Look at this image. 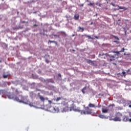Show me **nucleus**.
<instances>
[{
  "label": "nucleus",
  "instance_id": "1",
  "mask_svg": "<svg viewBox=\"0 0 131 131\" xmlns=\"http://www.w3.org/2000/svg\"><path fill=\"white\" fill-rule=\"evenodd\" d=\"M7 97L10 99H13V100L22 103L26 104H28L29 103V101L26 97H24L21 95L18 96L19 97L15 96L13 94L10 93L9 95H7ZM20 98V99L19 98Z\"/></svg>",
  "mask_w": 131,
  "mask_h": 131
},
{
  "label": "nucleus",
  "instance_id": "2",
  "mask_svg": "<svg viewBox=\"0 0 131 131\" xmlns=\"http://www.w3.org/2000/svg\"><path fill=\"white\" fill-rule=\"evenodd\" d=\"M123 116L122 114L120 112H118L116 114V116L113 119V120L115 122H121L122 120V118H123Z\"/></svg>",
  "mask_w": 131,
  "mask_h": 131
},
{
  "label": "nucleus",
  "instance_id": "3",
  "mask_svg": "<svg viewBox=\"0 0 131 131\" xmlns=\"http://www.w3.org/2000/svg\"><path fill=\"white\" fill-rule=\"evenodd\" d=\"M49 111L53 113H56L59 112V110L58 108H56L54 107L51 106L49 107Z\"/></svg>",
  "mask_w": 131,
  "mask_h": 131
},
{
  "label": "nucleus",
  "instance_id": "4",
  "mask_svg": "<svg viewBox=\"0 0 131 131\" xmlns=\"http://www.w3.org/2000/svg\"><path fill=\"white\" fill-rule=\"evenodd\" d=\"M84 108L85 110V113L86 115H91L92 113V110L90 109L89 108V107L86 106V107H84Z\"/></svg>",
  "mask_w": 131,
  "mask_h": 131
},
{
  "label": "nucleus",
  "instance_id": "5",
  "mask_svg": "<svg viewBox=\"0 0 131 131\" xmlns=\"http://www.w3.org/2000/svg\"><path fill=\"white\" fill-rule=\"evenodd\" d=\"M130 118L128 116H124L123 117V121L124 122H131V113L129 114Z\"/></svg>",
  "mask_w": 131,
  "mask_h": 131
},
{
  "label": "nucleus",
  "instance_id": "6",
  "mask_svg": "<svg viewBox=\"0 0 131 131\" xmlns=\"http://www.w3.org/2000/svg\"><path fill=\"white\" fill-rule=\"evenodd\" d=\"M9 94H10V93H8L5 90H0V95H2L3 96L6 95L7 96V95H9Z\"/></svg>",
  "mask_w": 131,
  "mask_h": 131
},
{
  "label": "nucleus",
  "instance_id": "7",
  "mask_svg": "<svg viewBox=\"0 0 131 131\" xmlns=\"http://www.w3.org/2000/svg\"><path fill=\"white\" fill-rule=\"evenodd\" d=\"M118 55H119L117 54H115V55L111 56L110 61H115V60H117V59H118Z\"/></svg>",
  "mask_w": 131,
  "mask_h": 131
},
{
  "label": "nucleus",
  "instance_id": "8",
  "mask_svg": "<svg viewBox=\"0 0 131 131\" xmlns=\"http://www.w3.org/2000/svg\"><path fill=\"white\" fill-rule=\"evenodd\" d=\"M88 107L90 108H97V107H101V105L95 106V104H92L91 103H89Z\"/></svg>",
  "mask_w": 131,
  "mask_h": 131
},
{
  "label": "nucleus",
  "instance_id": "9",
  "mask_svg": "<svg viewBox=\"0 0 131 131\" xmlns=\"http://www.w3.org/2000/svg\"><path fill=\"white\" fill-rule=\"evenodd\" d=\"M90 3L88 4V6L93 7V8H95L96 4L94 3H92L90 1Z\"/></svg>",
  "mask_w": 131,
  "mask_h": 131
},
{
  "label": "nucleus",
  "instance_id": "10",
  "mask_svg": "<svg viewBox=\"0 0 131 131\" xmlns=\"http://www.w3.org/2000/svg\"><path fill=\"white\" fill-rule=\"evenodd\" d=\"M124 48H122L120 51H115L114 53L117 54L118 55L120 54V52H123L125 51Z\"/></svg>",
  "mask_w": 131,
  "mask_h": 131
},
{
  "label": "nucleus",
  "instance_id": "11",
  "mask_svg": "<svg viewBox=\"0 0 131 131\" xmlns=\"http://www.w3.org/2000/svg\"><path fill=\"white\" fill-rule=\"evenodd\" d=\"M74 18L75 20H78L79 18V15L78 14H75Z\"/></svg>",
  "mask_w": 131,
  "mask_h": 131
},
{
  "label": "nucleus",
  "instance_id": "12",
  "mask_svg": "<svg viewBox=\"0 0 131 131\" xmlns=\"http://www.w3.org/2000/svg\"><path fill=\"white\" fill-rule=\"evenodd\" d=\"M54 36V37L60 38L59 34H54V33H52V35H50V36Z\"/></svg>",
  "mask_w": 131,
  "mask_h": 131
},
{
  "label": "nucleus",
  "instance_id": "13",
  "mask_svg": "<svg viewBox=\"0 0 131 131\" xmlns=\"http://www.w3.org/2000/svg\"><path fill=\"white\" fill-rule=\"evenodd\" d=\"M68 110V106H66L65 107L63 108L62 110V112L63 113L64 112H67Z\"/></svg>",
  "mask_w": 131,
  "mask_h": 131
},
{
  "label": "nucleus",
  "instance_id": "14",
  "mask_svg": "<svg viewBox=\"0 0 131 131\" xmlns=\"http://www.w3.org/2000/svg\"><path fill=\"white\" fill-rule=\"evenodd\" d=\"M78 29H79V30H77V31H78V32L80 31V32H83V31L84 30L83 28H81V27H79Z\"/></svg>",
  "mask_w": 131,
  "mask_h": 131
},
{
  "label": "nucleus",
  "instance_id": "15",
  "mask_svg": "<svg viewBox=\"0 0 131 131\" xmlns=\"http://www.w3.org/2000/svg\"><path fill=\"white\" fill-rule=\"evenodd\" d=\"M57 34H61L62 35L66 36V33L64 32H62V31L58 32H57Z\"/></svg>",
  "mask_w": 131,
  "mask_h": 131
},
{
  "label": "nucleus",
  "instance_id": "16",
  "mask_svg": "<svg viewBox=\"0 0 131 131\" xmlns=\"http://www.w3.org/2000/svg\"><path fill=\"white\" fill-rule=\"evenodd\" d=\"M108 111V109H107V108H102V113H104V114H106V113H107Z\"/></svg>",
  "mask_w": 131,
  "mask_h": 131
},
{
  "label": "nucleus",
  "instance_id": "17",
  "mask_svg": "<svg viewBox=\"0 0 131 131\" xmlns=\"http://www.w3.org/2000/svg\"><path fill=\"white\" fill-rule=\"evenodd\" d=\"M98 117L101 119H105L106 117L104 115H103L102 114L99 115Z\"/></svg>",
  "mask_w": 131,
  "mask_h": 131
},
{
  "label": "nucleus",
  "instance_id": "18",
  "mask_svg": "<svg viewBox=\"0 0 131 131\" xmlns=\"http://www.w3.org/2000/svg\"><path fill=\"white\" fill-rule=\"evenodd\" d=\"M39 99L43 102H44L45 101V99L43 98V97L40 95L39 96Z\"/></svg>",
  "mask_w": 131,
  "mask_h": 131
},
{
  "label": "nucleus",
  "instance_id": "19",
  "mask_svg": "<svg viewBox=\"0 0 131 131\" xmlns=\"http://www.w3.org/2000/svg\"><path fill=\"white\" fill-rule=\"evenodd\" d=\"M80 113L81 115H86V111L84 110H80Z\"/></svg>",
  "mask_w": 131,
  "mask_h": 131
},
{
  "label": "nucleus",
  "instance_id": "20",
  "mask_svg": "<svg viewBox=\"0 0 131 131\" xmlns=\"http://www.w3.org/2000/svg\"><path fill=\"white\" fill-rule=\"evenodd\" d=\"M86 87L85 86V87H84L83 89L81 90L82 93L83 94H85V91H84L86 90Z\"/></svg>",
  "mask_w": 131,
  "mask_h": 131
},
{
  "label": "nucleus",
  "instance_id": "21",
  "mask_svg": "<svg viewBox=\"0 0 131 131\" xmlns=\"http://www.w3.org/2000/svg\"><path fill=\"white\" fill-rule=\"evenodd\" d=\"M48 42H50V43L54 42V43H56V45H57V43L55 41H51V40H49Z\"/></svg>",
  "mask_w": 131,
  "mask_h": 131
},
{
  "label": "nucleus",
  "instance_id": "22",
  "mask_svg": "<svg viewBox=\"0 0 131 131\" xmlns=\"http://www.w3.org/2000/svg\"><path fill=\"white\" fill-rule=\"evenodd\" d=\"M75 112H78V113H80V110H79V108H76L74 110Z\"/></svg>",
  "mask_w": 131,
  "mask_h": 131
},
{
  "label": "nucleus",
  "instance_id": "23",
  "mask_svg": "<svg viewBox=\"0 0 131 131\" xmlns=\"http://www.w3.org/2000/svg\"><path fill=\"white\" fill-rule=\"evenodd\" d=\"M123 107H121V106L118 107V110H119V111H122V110H123Z\"/></svg>",
  "mask_w": 131,
  "mask_h": 131
},
{
  "label": "nucleus",
  "instance_id": "24",
  "mask_svg": "<svg viewBox=\"0 0 131 131\" xmlns=\"http://www.w3.org/2000/svg\"><path fill=\"white\" fill-rule=\"evenodd\" d=\"M95 5H98L99 7H101L102 6V4H98V3H96L95 4Z\"/></svg>",
  "mask_w": 131,
  "mask_h": 131
},
{
  "label": "nucleus",
  "instance_id": "25",
  "mask_svg": "<svg viewBox=\"0 0 131 131\" xmlns=\"http://www.w3.org/2000/svg\"><path fill=\"white\" fill-rule=\"evenodd\" d=\"M61 100V97H57L56 99V101H59Z\"/></svg>",
  "mask_w": 131,
  "mask_h": 131
},
{
  "label": "nucleus",
  "instance_id": "26",
  "mask_svg": "<svg viewBox=\"0 0 131 131\" xmlns=\"http://www.w3.org/2000/svg\"><path fill=\"white\" fill-rule=\"evenodd\" d=\"M15 93H16V95H18V94H19L17 89H16V90H15Z\"/></svg>",
  "mask_w": 131,
  "mask_h": 131
},
{
  "label": "nucleus",
  "instance_id": "27",
  "mask_svg": "<svg viewBox=\"0 0 131 131\" xmlns=\"http://www.w3.org/2000/svg\"><path fill=\"white\" fill-rule=\"evenodd\" d=\"M3 77L4 78H7L8 75H3Z\"/></svg>",
  "mask_w": 131,
  "mask_h": 131
},
{
  "label": "nucleus",
  "instance_id": "28",
  "mask_svg": "<svg viewBox=\"0 0 131 131\" xmlns=\"http://www.w3.org/2000/svg\"><path fill=\"white\" fill-rule=\"evenodd\" d=\"M88 63H89L90 64V63H93V61L91 60H88Z\"/></svg>",
  "mask_w": 131,
  "mask_h": 131
},
{
  "label": "nucleus",
  "instance_id": "29",
  "mask_svg": "<svg viewBox=\"0 0 131 131\" xmlns=\"http://www.w3.org/2000/svg\"><path fill=\"white\" fill-rule=\"evenodd\" d=\"M122 74L125 77V76H126V73H125V72H122Z\"/></svg>",
  "mask_w": 131,
  "mask_h": 131
},
{
  "label": "nucleus",
  "instance_id": "30",
  "mask_svg": "<svg viewBox=\"0 0 131 131\" xmlns=\"http://www.w3.org/2000/svg\"><path fill=\"white\" fill-rule=\"evenodd\" d=\"M114 37H115V39H116L117 40H119V37L118 36H115Z\"/></svg>",
  "mask_w": 131,
  "mask_h": 131
},
{
  "label": "nucleus",
  "instance_id": "31",
  "mask_svg": "<svg viewBox=\"0 0 131 131\" xmlns=\"http://www.w3.org/2000/svg\"><path fill=\"white\" fill-rule=\"evenodd\" d=\"M123 9H124L125 10H127L128 9V8H126L125 7H123Z\"/></svg>",
  "mask_w": 131,
  "mask_h": 131
},
{
  "label": "nucleus",
  "instance_id": "32",
  "mask_svg": "<svg viewBox=\"0 0 131 131\" xmlns=\"http://www.w3.org/2000/svg\"><path fill=\"white\" fill-rule=\"evenodd\" d=\"M83 5H84L83 4H79V6H80V7H83Z\"/></svg>",
  "mask_w": 131,
  "mask_h": 131
},
{
  "label": "nucleus",
  "instance_id": "33",
  "mask_svg": "<svg viewBox=\"0 0 131 131\" xmlns=\"http://www.w3.org/2000/svg\"><path fill=\"white\" fill-rule=\"evenodd\" d=\"M48 102L50 104H51L52 101L51 100H49Z\"/></svg>",
  "mask_w": 131,
  "mask_h": 131
},
{
  "label": "nucleus",
  "instance_id": "34",
  "mask_svg": "<svg viewBox=\"0 0 131 131\" xmlns=\"http://www.w3.org/2000/svg\"><path fill=\"white\" fill-rule=\"evenodd\" d=\"M120 9H123V7L118 6Z\"/></svg>",
  "mask_w": 131,
  "mask_h": 131
},
{
  "label": "nucleus",
  "instance_id": "35",
  "mask_svg": "<svg viewBox=\"0 0 131 131\" xmlns=\"http://www.w3.org/2000/svg\"><path fill=\"white\" fill-rule=\"evenodd\" d=\"M58 76H59V77H61V75L60 74H58Z\"/></svg>",
  "mask_w": 131,
  "mask_h": 131
},
{
  "label": "nucleus",
  "instance_id": "36",
  "mask_svg": "<svg viewBox=\"0 0 131 131\" xmlns=\"http://www.w3.org/2000/svg\"><path fill=\"white\" fill-rule=\"evenodd\" d=\"M26 23V21H21V23Z\"/></svg>",
  "mask_w": 131,
  "mask_h": 131
},
{
  "label": "nucleus",
  "instance_id": "37",
  "mask_svg": "<svg viewBox=\"0 0 131 131\" xmlns=\"http://www.w3.org/2000/svg\"><path fill=\"white\" fill-rule=\"evenodd\" d=\"M88 37H89V39H91L92 38L91 36H88Z\"/></svg>",
  "mask_w": 131,
  "mask_h": 131
},
{
  "label": "nucleus",
  "instance_id": "38",
  "mask_svg": "<svg viewBox=\"0 0 131 131\" xmlns=\"http://www.w3.org/2000/svg\"><path fill=\"white\" fill-rule=\"evenodd\" d=\"M46 61L47 63H49V61L48 60H46Z\"/></svg>",
  "mask_w": 131,
  "mask_h": 131
},
{
  "label": "nucleus",
  "instance_id": "39",
  "mask_svg": "<svg viewBox=\"0 0 131 131\" xmlns=\"http://www.w3.org/2000/svg\"><path fill=\"white\" fill-rule=\"evenodd\" d=\"M86 2H87L88 3H90V0H86Z\"/></svg>",
  "mask_w": 131,
  "mask_h": 131
},
{
  "label": "nucleus",
  "instance_id": "40",
  "mask_svg": "<svg viewBox=\"0 0 131 131\" xmlns=\"http://www.w3.org/2000/svg\"><path fill=\"white\" fill-rule=\"evenodd\" d=\"M114 42H116V43H117V42H118V41H114Z\"/></svg>",
  "mask_w": 131,
  "mask_h": 131
},
{
  "label": "nucleus",
  "instance_id": "41",
  "mask_svg": "<svg viewBox=\"0 0 131 131\" xmlns=\"http://www.w3.org/2000/svg\"><path fill=\"white\" fill-rule=\"evenodd\" d=\"M129 108H131V104H130V105H129Z\"/></svg>",
  "mask_w": 131,
  "mask_h": 131
},
{
  "label": "nucleus",
  "instance_id": "42",
  "mask_svg": "<svg viewBox=\"0 0 131 131\" xmlns=\"http://www.w3.org/2000/svg\"><path fill=\"white\" fill-rule=\"evenodd\" d=\"M126 53H124V56H126Z\"/></svg>",
  "mask_w": 131,
  "mask_h": 131
},
{
  "label": "nucleus",
  "instance_id": "43",
  "mask_svg": "<svg viewBox=\"0 0 131 131\" xmlns=\"http://www.w3.org/2000/svg\"><path fill=\"white\" fill-rule=\"evenodd\" d=\"M129 71H130V70H129V69H128V70H127V72H129Z\"/></svg>",
  "mask_w": 131,
  "mask_h": 131
},
{
  "label": "nucleus",
  "instance_id": "44",
  "mask_svg": "<svg viewBox=\"0 0 131 131\" xmlns=\"http://www.w3.org/2000/svg\"><path fill=\"white\" fill-rule=\"evenodd\" d=\"M97 15H98V14H97V13H96V15H95V16H97Z\"/></svg>",
  "mask_w": 131,
  "mask_h": 131
},
{
  "label": "nucleus",
  "instance_id": "45",
  "mask_svg": "<svg viewBox=\"0 0 131 131\" xmlns=\"http://www.w3.org/2000/svg\"><path fill=\"white\" fill-rule=\"evenodd\" d=\"M103 1V0H100V1ZM106 1V2H107V0H105Z\"/></svg>",
  "mask_w": 131,
  "mask_h": 131
},
{
  "label": "nucleus",
  "instance_id": "46",
  "mask_svg": "<svg viewBox=\"0 0 131 131\" xmlns=\"http://www.w3.org/2000/svg\"><path fill=\"white\" fill-rule=\"evenodd\" d=\"M46 100H48V98H46Z\"/></svg>",
  "mask_w": 131,
  "mask_h": 131
},
{
  "label": "nucleus",
  "instance_id": "47",
  "mask_svg": "<svg viewBox=\"0 0 131 131\" xmlns=\"http://www.w3.org/2000/svg\"><path fill=\"white\" fill-rule=\"evenodd\" d=\"M2 62V60H0V63Z\"/></svg>",
  "mask_w": 131,
  "mask_h": 131
},
{
  "label": "nucleus",
  "instance_id": "48",
  "mask_svg": "<svg viewBox=\"0 0 131 131\" xmlns=\"http://www.w3.org/2000/svg\"><path fill=\"white\" fill-rule=\"evenodd\" d=\"M26 23H28V21H27Z\"/></svg>",
  "mask_w": 131,
  "mask_h": 131
},
{
  "label": "nucleus",
  "instance_id": "49",
  "mask_svg": "<svg viewBox=\"0 0 131 131\" xmlns=\"http://www.w3.org/2000/svg\"><path fill=\"white\" fill-rule=\"evenodd\" d=\"M96 38H98V37H96Z\"/></svg>",
  "mask_w": 131,
  "mask_h": 131
},
{
  "label": "nucleus",
  "instance_id": "50",
  "mask_svg": "<svg viewBox=\"0 0 131 131\" xmlns=\"http://www.w3.org/2000/svg\"><path fill=\"white\" fill-rule=\"evenodd\" d=\"M3 1H4V0H2Z\"/></svg>",
  "mask_w": 131,
  "mask_h": 131
},
{
  "label": "nucleus",
  "instance_id": "51",
  "mask_svg": "<svg viewBox=\"0 0 131 131\" xmlns=\"http://www.w3.org/2000/svg\"><path fill=\"white\" fill-rule=\"evenodd\" d=\"M130 23H131V22H130Z\"/></svg>",
  "mask_w": 131,
  "mask_h": 131
}]
</instances>
